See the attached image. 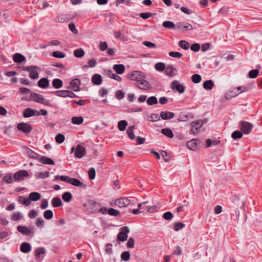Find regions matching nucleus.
Segmentation results:
<instances>
[{"mask_svg": "<svg viewBox=\"0 0 262 262\" xmlns=\"http://www.w3.org/2000/svg\"><path fill=\"white\" fill-rule=\"evenodd\" d=\"M107 75L110 78L114 79L117 81H121L122 80V78L120 76L115 73H114L111 70L107 71Z\"/></svg>", "mask_w": 262, "mask_h": 262, "instance_id": "obj_33", "label": "nucleus"}, {"mask_svg": "<svg viewBox=\"0 0 262 262\" xmlns=\"http://www.w3.org/2000/svg\"><path fill=\"white\" fill-rule=\"evenodd\" d=\"M135 241L133 237H129L126 243V246L128 248H133L134 247Z\"/></svg>", "mask_w": 262, "mask_h": 262, "instance_id": "obj_57", "label": "nucleus"}, {"mask_svg": "<svg viewBox=\"0 0 262 262\" xmlns=\"http://www.w3.org/2000/svg\"><path fill=\"white\" fill-rule=\"evenodd\" d=\"M175 71H176V69L173 66H170L166 68L165 72L168 76H174L176 75Z\"/></svg>", "mask_w": 262, "mask_h": 262, "instance_id": "obj_31", "label": "nucleus"}, {"mask_svg": "<svg viewBox=\"0 0 262 262\" xmlns=\"http://www.w3.org/2000/svg\"><path fill=\"white\" fill-rule=\"evenodd\" d=\"M45 253V249L43 248H38L35 250V255L36 257H39L41 254Z\"/></svg>", "mask_w": 262, "mask_h": 262, "instance_id": "obj_55", "label": "nucleus"}, {"mask_svg": "<svg viewBox=\"0 0 262 262\" xmlns=\"http://www.w3.org/2000/svg\"><path fill=\"white\" fill-rule=\"evenodd\" d=\"M113 69L118 74H121L125 71V66L122 64H115L113 67Z\"/></svg>", "mask_w": 262, "mask_h": 262, "instance_id": "obj_24", "label": "nucleus"}, {"mask_svg": "<svg viewBox=\"0 0 262 262\" xmlns=\"http://www.w3.org/2000/svg\"><path fill=\"white\" fill-rule=\"evenodd\" d=\"M214 86V83L211 80L205 81L203 83V88L207 90L212 89Z\"/></svg>", "mask_w": 262, "mask_h": 262, "instance_id": "obj_28", "label": "nucleus"}, {"mask_svg": "<svg viewBox=\"0 0 262 262\" xmlns=\"http://www.w3.org/2000/svg\"><path fill=\"white\" fill-rule=\"evenodd\" d=\"M69 29L74 33L77 34L78 33V31L75 27V25L74 23H71L69 24Z\"/></svg>", "mask_w": 262, "mask_h": 262, "instance_id": "obj_62", "label": "nucleus"}, {"mask_svg": "<svg viewBox=\"0 0 262 262\" xmlns=\"http://www.w3.org/2000/svg\"><path fill=\"white\" fill-rule=\"evenodd\" d=\"M202 79L201 76L197 74H195L191 76V80L194 83H199Z\"/></svg>", "mask_w": 262, "mask_h": 262, "instance_id": "obj_49", "label": "nucleus"}, {"mask_svg": "<svg viewBox=\"0 0 262 262\" xmlns=\"http://www.w3.org/2000/svg\"><path fill=\"white\" fill-rule=\"evenodd\" d=\"M163 217L166 220H170L173 217V214L171 212L167 211L163 214Z\"/></svg>", "mask_w": 262, "mask_h": 262, "instance_id": "obj_60", "label": "nucleus"}, {"mask_svg": "<svg viewBox=\"0 0 262 262\" xmlns=\"http://www.w3.org/2000/svg\"><path fill=\"white\" fill-rule=\"evenodd\" d=\"M24 154L27 155L29 158L33 159H38L39 157V155L36 152L33 151L26 146L22 147Z\"/></svg>", "mask_w": 262, "mask_h": 262, "instance_id": "obj_8", "label": "nucleus"}, {"mask_svg": "<svg viewBox=\"0 0 262 262\" xmlns=\"http://www.w3.org/2000/svg\"><path fill=\"white\" fill-rule=\"evenodd\" d=\"M174 116V114L168 111H162L160 113V117L163 120H169Z\"/></svg>", "mask_w": 262, "mask_h": 262, "instance_id": "obj_19", "label": "nucleus"}, {"mask_svg": "<svg viewBox=\"0 0 262 262\" xmlns=\"http://www.w3.org/2000/svg\"><path fill=\"white\" fill-rule=\"evenodd\" d=\"M127 125L126 120H121L118 122V127L120 131H124Z\"/></svg>", "mask_w": 262, "mask_h": 262, "instance_id": "obj_37", "label": "nucleus"}, {"mask_svg": "<svg viewBox=\"0 0 262 262\" xmlns=\"http://www.w3.org/2000/svg\"><path fill=\"white\" fill-rule=\"evenodd\" d=\"M107 48V43L105 41L100 42L99 44V49L101 51H105Z\"/></svg>", "mask_w": 262, "mask_h": 262, "instance_id": "obj_64", "label": "nucleus"}, {"mask_svg": "<svg viewBox=\"0 0 262 262\" xmlns=\"http://www.w3.org/2000/svg\"><path fill=\"white\" fill-rule=\"evenodd\" d=\"M147 103L149 105H152L158 103V100L155 96H151L148 98L147 100Z\"/></svg>", "mask_w": 262, "mask_h": 262, "instance_id": "obj_45", "label": "nucleus"}, {"mask_svg": "<svg viewBox=\"0 0 262 262\" xmlns=\"http://www.w3.org/2000/svg\"><path fill=\"white\" fill-rule=\"evenodd\" d=\"M173 229L176 231H178L181 229L185 227V224L182 223L176 222L174 223Z\"/></svg>", "mask_w": 262, "mask_h": 262, "instance_id": "obj_51", "label": "nucleus"}, {"mask_svg": "<svg viewBox=\"0 0 262 262\" xmlns=\"http://www.w3.org/2000/svg\"><path fill=\"white\" fill-rule=\"evenodd\" d=\"M53 56L55 58H63L66 55L61 51H56L53 53Z\"/></svg>", "mask_w": 262, "mask_h": 262, "instance_id": "obj_54", "label": "nucleus"}, {"mask_svg": "<svg viewBox=\"0 0 262 262\" xmlns=\"http://www.w3.org/2000/svg\"><path fill=\"white\" fill-rule=\"evenodd\" d=\"M151 16H152V14L150 12L141 13L140 14V16L144 19H147Z\"/></svg>", "mask_w": 262, "mask_h": 262, "instance_id": "obj_63", "label": "nucleus"}, {"mask_svg": "<svg viewBox=\"0 0 262 262\" xmlns=\"http://www.w3.org/2000/svg\"><path fill=\"white\" fill-rule=\"evenodd\" d=\"M74 55L76 57L81 58L84 55V51L82 49H77L74 51Z\"/></svg>", "mask_w": 262, "mask_h": 262, "instance_id": "obj_44", "label": "nucleus"}, {"mask_svg": "<svg viewBox=\"0 0 262 262\" xmlns=\"http://www.w3.org/2000/svg\"><path fill=\"white\" fill-rule=\"evenodd\" d=\"M21 200H23V201L22 202V204L26 206H29L31 204V200L29 198H26L23 196H19L18 198V201L19 202H21Z\"/></svg>", "mask_w": 262, "mask_h": 262, "instance_id": "obj_53", "label": "nucleus"}, {"mask_svg": "<svg viewBox=\"0 0 262 262\" xmlns=\"http://www.w3.org/2000/svg\"><path fill=\"white\" fill-rule=\"evenodd\" d=\"M39 162L43 164L54 165V161L51 158L46 156H39L38 159Z\"/></svg>", "mask_w": 262, "mask_h": 262, "instance_id": "obj_17", "label": "nucleus"}, {"mask_svg": "<svg viewBox=\"0 0 262 262\" xmlns=\"http://www.w3.org/2000/svg\"><path fill=\"white\" fill-rule=\"evenodd\" d=\"M146 76L144 73L139 71H133L127 75L128 78L137 82L142 78H146Z\"/></svg>", "mask_w": 262, "mask_h": 262, "instance_id": "obj_3", "label": "nucleus"}, {"mask_svg": "<svg viewBox=\"0 0 262 262\" xmlns=\"http://www.w3.org/2000/svg\"><path fill=\"white\" fill-rule=\"evenodd\" d=\"M43 216L47 220H50L53 216V213L51 210H47L43 213Z\"/></svg>", "mask_w": 262, "mask_h": 262, "instance_id": "obj_47", "label": "nucleus"}, {"mask_svg": "<svg viewBox=\"0 0 262 262\" xmlns=\"http://www.w3.org/2000/svg\"><path fill=\"white\" fill-rule=\"evenodd\" d=\"M200 141L196 139H192L187 142V147L192 150H195L197 148V146Z\"/></svg>", "mask_w": 262, "mask_h": 262, "instance_id": "obj_16", "label": "nucleus"}, {"mask_svg": "<svg viewBox=\"0 0 262 262\" xmlns=\"http://www.w3.org/2000/svg\"><path fill=\"white\" fill-rule=\"evenodd\" d=\"M179 46L184 50H187L189 48V43L185 40H181L179 42Z\"/></svg>", "mask_w": 262, "mask_h": 262, "instance_id": "obj_46", "label": "nucleus"}, {"mask_svg": "<svg viewBox=\"0 0 262 262\" xmlns=\"http://www.w3.org/2000/svg\"><path fill=\"white\" fill-rule=\"evenodd\" d=\"M55 94L59 97H67L68 94H67V90H59L55 91Z\"/></svg>", "mask_w": 262, "mask_h": 262, "instance_id": "obj_52", "label": "nucleus"}, {"mask_svg": "<svg viewBox=\"0 0 262 262\" xmlns=\"http://www.w3.org/2000/svg\"><path fill=\"white\" fill-rule=\"evenodd\" d=\"M38 85L41 88H46L49 85V80L47 78H42L38 81Z\"/></svg>", "mask_w": 262, "mask_h": 262, "instance_id": "obj_22", "label": "nucleus"}, {"mask_svg": "<svg viewBox=\"0 0 262 262\" xmlns=\"http://www.w3.org/2000/svg\"><path fill=\"white\" fill-rule=\"evenodd\" d=\"M169 55L173 58H180L182 56V54L178 52L171 51L169 53Z\"/></svg>", "mask_w": 262, "mask_h": 262, "instance_id": "obj_56", "label": "nucleus"}, {"mask_svg": "<svg viewBox=\"0 0 262 262\" xmlns=\"http://www.w3.org/2000/svg\"><path fill=\"white\" fill-rule=\"evenodd\" d=\"M96 171L94 168H91L89 171V176L90 180H93L95 178Z\"/></svg>", "mask_w": 262, "mask_h": 262, "instance_id": "obj_58", "label": "nucleus"}, {"mask_svg": "<svg viewBox=\"0 0 262 262\" xmlns=\"http://www.w3.org/2000/svg\"><path fill=\"white\" fill-rule=\"evenodd\" d=\"M62 199L66 202H69L71 201L72 199V195L69 192H66L62 195Z\"/></svg>", "mask_w": 262, "mask_h": 262, "instance_id": "obj_38", "label": "nucleus"}, {"mask_svg": "<svg viewBox=\"0 0 262 262\" xmlns=\"http://www.w3.org/2000/svg\"><path fill=\"white\" fill-rule=\"evenodd\" d=\"M29 176L28 171L26 170H20L14 173L13 178L16 181H21L24 180L25 177H28Z\"/></svg>", "mask_w": 262, "mask_h": 262, "instance_id": "obj_7", "label": "nucleus"}, {"mask_svg": "<svg viewBox=\"0 0 262 262\" xmlns=\"http://www.w3.org/2000/svg\"><path fill=\"white\" fill-rule=\"evenodd\" d=\"M161 132L162 134L169 138H172L173 137V133L170 128H164L162 129Z\"/></svg>", "mask_w": 262, "mask_h": 262, "instance_id": "obj_27", "label": "nucleus"}, {"mask_svg": "<svg viewBox=\"0 0 262 262\" xmlns=\"http://www.w3.org/2000/svg\"><path fill=\"white\" fill-rule=\"evenodd\" d=\"M160 118L158 114H152L148 117L147 120L150 122H156L160 120Z\"/></svg>", "mask_w": 262, "mask_h": 262, "instance_id": "obj_40", "label": "nucleus"}, {"mask_svg": "<svg viewBox=\"0 0 262 262\" xmlns=\"http://www.w3.org/2000/svg\"><path fill=\"white\" fill-rule=\"evenodd\" d=\"M146 78H142L135 84V85L143 90H149L151 89L150 83L145 80Z\"/></svg>", "mask_w": 262, "mask_h": 262, "instance_id": "obj_4", "label": "nucleus"}, {"mask_svg": "<svg viewBox=\"0 0 262 262\" xmlns=\"http://www.w3.org/2000/svg\"><path fill=\"white\" fill-rule=\"evenodd\" d=\"M40 197V194L36 192L30 193L29 196L30 200L32 201H36L39 200Z\"/></svg>", "mask_w": 262, "mask_h": 262, "instance_id": "obj_29", "label": "nucleus"}, {"mask_svg": "<svg viewBox=\"0 0 262 262\" xmlns=\"http://www.w3.org/2000/svg\"><path fill=\"white\" fill-rule=\"evenodd\" d=\"M200 45L198 43H193L190 47L191 50L194 52L199 51L200 50Z\"/></svg>", "mask_w": 262, "mask_h": 262, "instance_id": "obj_61", "label": "nucleus"}, {"mask_svg": "<svg viewBox=\"0 0 262 262\" xmlns=\"http://www.w3.org/2000/svg\"><path fill=\"white\" fill-rule=\"evenodd\" d=\"M17 230L22 234L29 235L30 234L33 235L34 234L33 230H30L27 227L23 226H18L17 227Z\"/></svg>", "mask_w": 262, "mask_h": 262, "instance_id": "obj_15", "label": "nucleus"}, {"mask_svg": "<svg viewBox=\"0 0 262 262\" xmlns=\"http://www.w3.org/2000/svg\"><path fill=\"white\" fill-rule=\"evenodd\" d=\"M162 26L168 29H176V25L172 21L169 20L164 21Z\"/></svg>", "mask_w": 262, "mask_h": 262, "instance_id": "obj_36", "label": "nucleus"}, {"mask_svg": "<svg viewBox=\"0 0 262 262\" xmlns=\"http://www.w3.org/2000/svg\"><path fill=\"white\" fill-rule=\"evenodd\" d=\"M89 211L92 213H96L99 212V208L101 207L100 204L96 202L91 201L89 203Z\"/></svg>", "mask_w": 262, "mask_h": 262, "instance_id": "obj_11", "label": "nucleus"}, {"mask_svg": "<svg viewBox=\"0 0 262 262\" xmlns=\"http://www.w3.org/2000/svg\"><path fill=\"white\" fill-rule=\"evenodd\" d=\"M86 154V149L84 147L78 144L76 147L74 153L75 156L77 158H81Z\"/></svg>", "mask_w": 262, "mask_h": 262, "instance_id": "obj_12", "label": "nucleus"}, {"mask_svg": "<svg viewBox=\"0 0 262 262\" xmlns=\"http://www.w3.org/2000/svg\"><path fill=\"white\" fill-rule=\"evenodd\" d=\"M52 205L54 207H58L62 205L61 199L59 197H54L52 200Z\"/></svg>", "mask_w": 262, "mask_h": 262, "instance_id": "obj_32", "label": "nucleus"}, {"mask_svg": "<svg viewBox=\"0 0 262 262\" xmlns=\"http://www.w3.org/2000/svg\"><path fill=\"white\" fill-rule=\"evenodd\" d=\"M130 254L128 251H124L121 254V258L124 261H127L129 259Z\"/></svg>", "mask_w": 262, "mask_h": 262, "instance_id": "obj_48", "label": "nucleus"}, {"mask_svg": "<svg viewBox=\"0 0 262 262\" xmlns=\"http://www.w3.org/2000/svg\"><path fill=\"white\" fill-rule=\"evenodd\" d=\"M31 97L32 100L36 102L41 103L51 107L53 106L49 100L45 99L43 96L39 94L32 93L31 94Z\"/></svg>", "mask_w": 262, "mask_h": 262, "instance_id": "obj_2", "label": "nucleus"}, {"mask_svg": "<svg viewBox=\"0 0 262 262\" xmlns=\"http://www.w3.org/2000/svg\"><path fill=\"white\" fill-rule=\"evenodd\" d=\"M124 96V92L121 90L117 91L115 94V97L117 99L120 100L123 98Z\"/></svg>", "mask_w": 262, "mask_h": 262, "instance_id": "obj_59", "label": "nucleus"}, {"mask_svg": "<svg viewBox=\"0 0 262 262\" xmlns=\"http://www.w3.org/2000/svg\"><path fill=\"white\" fill-rule=\"evenodd\" d=\"M72 122L74 124L80 125L82 124L84 121L82 117H73L71 119Z\"/></svg>", "mask_w": 262, "mask_h": 262, "instance_id": "obj_34", "label": "nucleus"}, {"mask_svg": "<svg viewBox=\"0 0 262 262\" xmlns=\"http://www.w3.org/2000/svg\"><path fill=\"white\" fill-rule=\"evenodd\" d=\"M108 214L111 216H118L120 215V212L119 210L113 208L108 209Z\"/></svg>", "mask_w": 262, "mask_h": 262, "instance_id": "obj_39", "label": "nucleus"}, {"mask_svg": "<svg viewBox=\"0 0 262 262\" xmlns=\"http://www.w3.org/2000/svg\"><path fill=\"white\" fill-rule=\"evenodd\" d=\"M155 68L157 71L162 72L165 69V65L164 63L160 62L155 64Z\"/></svg>", "mask_w": 262, "mask_h": 262, "instance_id": "obj_41", "label": "nucleus"}, {"mask_svg": "<svg viewBox=\"0 0 262 262\" xmlns=\"http://www.w3.org/2000/svg\"><path fill=\"white\" fill-rule=\"evenodd\" d=\"M92 82L95 85H100L102 82V78L100 75L95 74L92 78Z\"/></svg>", "mask_w": 262, "mask_h": 262, "instance_id": "obj_25", "label": "nucleus"}, {"mask_svg": "<svg viewBox=\"0 0 262 262\" xmlns=\"http://www.w3.org/2000/svg\"><path fill=\"white\" fill-rule=\"evenodd\" d=\"M23 216L19 212H17L12 214L11 219L14 221H18L23 218Z\"/></svg>", "mask_w": 262, "mask_h": 262, "instance_id": "obj_42", "label": "nucleus"}, {"mask_svg": "<svg viewBox=\"0 0 262 262\" xmlns=\"http://www.w3.org/2000/svg\"><path fill=\"white\" fill-rule=\"evenodd\" d=\"M171 88L172 90H176L178 92L182 94L185 91V86L180 84L179 82L177 80H174L171 83Z\"/></svg>", "mask_w": 262, "mask_h": 262, "instance_id": "obj_13", "label": "nucleus"}, {"mask_svg": "<svg viewBox=\"0 0 262 262\" xmlns=\"http://www.w3.org/2000/svg\"><path fill=\"white\" fill-rule=\"evenodd\" d=\"M130 202V200L126 198H120L115 200L114 205L120 208H123L127 206Z\"/></svg>", "mask_w": 262, "mask_h": 262, "instance_id": "obj_10", "label": "nucleus"}, {"mask_svg": "<svg viewBox=\"0 0 262 262\" xmlns=\"http://www.w3.org/2000/svg\"><path fill=\"white\" fill-rule=\"evenodd\" d=\"M259 72V69L252 70L249 71L248 76L250 78H255L258 75Z\"/></svg>", "mask_w": 262, "mask_h": 262, "instance_id": "obj_43", "label": "nucleus"}, {"mask_svg": "<svg viewBox=\"0 0 262 262\" xmlns=\"http://www.w3.org/2000/svg\"><path fill=\"white\" fill-rule=\"evenodd\" d=\"M53 86L55 89H59L62 87L63 85L62 81L58 78H56L53 80L52 82Z\"/></svg>", "mask_w": 262, "mask_h": 262, "instance_id": "obj_30", "label": "nucleus"}, {"mask_svg": "<svg viewBox=\"0 0 262 262\" xmlns=\"http://www.w3.org/2000/svg\"><path fill=\"white\" fill-rule=\"evenodd\" d=\"M21 69L24 71H29V77L32 79H35L38 77L39 74L37 70H39L40 68L36 66H23Z\"/></svg>", "mask_w": 262, "mask_h": 262, "instance_id": "obj_1", "label": "nucleus"}, {"mask_svg": "<svg viewBox=\"0 0 262 262\" xmlns=\"http://www.w3.org/2000/svg\"><path fill=\"white\" fill-rule=\"evenodd\" d=\"M69 183L73 186L79 187L83 189H85L87 187L86 184L81 182L76 178H71Z\"/></svg>", "mask_w": 262, "mask_h": 262, "instance_id": "obj_14", "label": "nucleus"}, {"mask_svg": "<svg viewBox=\"0 0 262 262\" xmlns=\"http://www.w3.org/2000/svg\"><path fill=\"white\" fill-rule=\"evenodd\" d=\"M17 129L26 134L30 133L32 130V126L27 123L21 122L17 124Z\"/></svg>", "mask_w": 262, "mask_h": 262, "instance_id": "obj_9", "label": "nucleus"}, {"mask_svg": "<svg viewBox=\"0 0 262 262\" xmlns=\"http://www.w3.org/2000/svg\"><path fill=\"white\" fill-rule=\"evenodd\" d=\"M253 128V125L248 122L242 121L241 122L240 129L243 133L245 134H249Z\"/></svg>", "mask_w": 262, "mask_h": 262, "instance_id": "obj_6", "label": "nucleus"}, {"mask_svg": "<svg viewBox=\"0 0 262 262\" xmlns=\"http://www.w3.org/2000/svg\"><path fill=\"white\" fill-rule=\"evenodd\" d=\"M135 128L134 125L129 126L126 130L127 134L129 137V138L131 140H134L135 139L136 136L134 132V129Z\"/></svg>", "mask_w": 262, "mask_h": 262, "instance_id": "obj_26", "label": "nucleus"}, {"mask_svg": "<svg viewBox=\"0 0 262 262\" xmlns=\"http://www.w3.org/2000/svg\"><path fill=\"white\" fill-rule=\"evenodd\" d=\"M13 59L16 63H21L26 60V58L20 53H16L13 55Z\"/></svg>", "mask_w": 262, "mask_h": 262, "instance_id": "obj_21", "label": "nucleus"}, {"mask_svg": "<svg viewBox=\"0 0 262 262\" xmlns=\"http://www.w3.org/2000/svg\"><path fill=\"white\" fill-rule=\"evenodd\" d=\"M80 80L78 79H74L70 82V85L72 89L74 92H78L79 91V85L80 84Z\"/></svg>", "mask_w": 262, "mask_h": 262, "instance_id": "obj_18", "label": "nucleus"}, {"mask_svg": "<svg viewBox=\"0 0 262 262\" xmlns=\"http://www.w3.org/2000/svg\"><path fill=\"white\" fill-rule=\"evenodd\" d=\"M35 110H32L30 108H27L24 110L23 116L25 118H28L33 116H39V114H35Z\"/></svg>", "mask_w": 262, "mask_h": 262, "instance_id": "obj_20", "label": "nucleus"}, {"mask_svg": "<svg viewBox=\"0 0 262 262\" xmlns=\"http://www.w3.org/2000/svg\"><path fill=\"white\" fill-rule=\"evenodd\" d=\"M20 250L22 252L27 253L31 251V247L29 243L24 242L20 245Z\"/></svg>", "mask_w": 262, "mask_h": 262, "instance_id": "obj_23", "label": "nucleus"}, {"mask_svg": "<svg viewBox=\"0 0 262 262\" xmlns=\"http://www.w3.org/2000/svg\"><path fill=\"white\" fill-rule=\"evenodd\" d=\"M121 231L117 235V239L121 242H124L127 240L128 233L129 232V228L127 226H124L121 228Z\"/></svg>", "mask_w": 262, "mask_h": 262, "instance_id": "obj_5", "label": "nucleus"}, {"mask_svg": "<svg viewBox=\"0 0 262 262\" xmlns=\"http://www.w3.org/2000/svg\"><path fill=\"white\" fill-rule=\"evenodd\" d=\"M243 136V133L242 131L235 130L231 134V137L234 139L237 140L242 138Z\"/></svg>", "mask_w": 262, "mask_h": 262, "instance_id": "obj_35", "label": "nucleus"}, {"mask_svg": "<svg viewBox=\"0 0 262 262\" xmlns=\"http://www.w3.org/2000/svg\"><path fill=\"white\" fill-rule=\"evenodd\" d=\"M65 140L64 136L61 134H58L55 137V141L57 143L61 144L64 142Z\"/></svg>", "mask_w": 262, "mask_h": 262, "instance_id": "obj_50", "label": "nucleus"}]
</instances>
